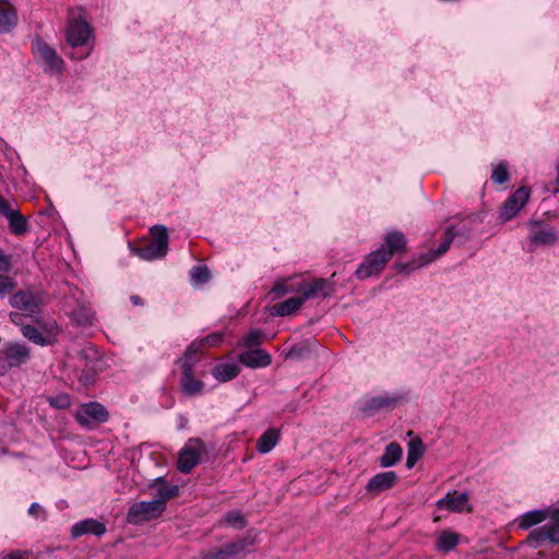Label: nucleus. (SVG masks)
I'll return each mask as SVG.
<instances>
[{"mask_svg": "<svg viewBox=\"0 0 559 559\" xmlns=\"http://www.w3.org/2000/svg\"><path fill=\"white\" fill-rule=\"evenodd\" d=\"M472 237V228L461 222L459 224H453L448 226L444 229L443 240L442 242L433 250H430L425 253H420L417 259L413 260L409 263H396L395 270L397 273H406L426 266L443 254L448 252L452 243H456L459 246H463L466 241H468Z\"/></svg>", "mask_w": 559, "mask_h": 559, "instance_id": "obj_1", "label": "nucleus"}, {"mask_svg": "<svg viewBox=\"0 0 559 559\" xmlns=\"http://www.w3.org/2000/svg\"><path fill=\"white\" fill-rule=\"evenodd\" d=\"M9 302L12 308L17 310L12 313L22 316V321H24L25 318H29L37 323L39 322V316L44 306V299L40 293L21 289L10 297Z\"/></svg>", "mask_w": 559, "mask_h": 559, "instance_id": "obj_2", "label": "nucleus"}, {"mask_svg": "<svg viewBox=\"0 0 559 559\" xmlns=\"http://www.w3.org/2000/svg\"><path fill=\"white\" fill-rule=\"evenodd\" d=\"M31 47L35 60L44 66L45 72L50 74L62 72L64 66L62 58L43 38L37 36L32 39Z\"/></svg>", "mask_w": 559, "mask_h": 559, "instance_id": "obj_3", "label": "nucleus"}, {"mask_svg": "<svg viewBox=\"0 0 559 559\" xmlns=\"http://www.w3.org/2000/svg\"><path fill=\"white\" fill-rule=\"evenodd\" d=\"M31 357V350L25 344L7 343L0 349V376H4L12 368H19L26 364Z\"/></svg>", "mask_w": 559, "mask_h": 559, "instance_id": "obj_4", "label": "nucleus"}, {"mask_svg": "<svg viewBox=\"0 0 559 559\" xmlns=\"http://www.w3.org/2000/svg\"><path fill=\"white\" fill-rule=\"evenodd\" d=\"M530 228L527 252H533L537 247L551 246L557 242L558 235L554 227L542 222L531 219L527 223Z\"/></svg>", "mask_w": 559, "mask_h": 559, "instance_id": "obj_5", "label": "nucleus"}, {"mask_svg": "<svg viewBox=\"0 0 559 559\" xmlns=\"http://www.w3.org/2000/svg\"><path fill=\"white\" fill-rule=\"evenodd\" d=\"M109 418V414L104 405L98 402H90L82 404L76 413V421L85 428L92 429L95 426L106 423Z\"/></svg>", "mask_w": 559, "mask_h": 559, "instance_id": "obj_6", "label": "nucleus"}, {"mask_svg": "<svg viewBox=\"0 0 559 559\" xmlns=\"http://www.w3.org/2000/svg\"><path fill=\"white\" fill-rule=\"evenodd\" d=\"M404 399L405 396L400 393L370 396L360 402L358 409L364 417H372L382 409H392Z\"/></svg>", "mask_w": 559, "mask_h": 559, "instance_id": "obj_7", "label": "nucleus"}, {"mask_svg": "<svg viewBox=\"0 0 559 559\" xmlns=\"http://www.w3.org/2000/svg\"><path fill=\"white\" fill-rule=\"evenodd\" d=\"M164 510L163 500L135 502L129 508L127 520L131 524H139L157 518Z\"/></svg>", "mask_w": 559, "mask_h": 559, "instance_id": "obj_8", "label": "nucleus"}, {"mask_svg": "<svg viewBox=\"0 0 559 559\" xmlns=\"http://www.w3.org/2000/svg\"><path fill=\"white\" fill-rule=\"evenodd\" d=\"M389 260L390 254L383 253V248H379L364 259L357 267L355 275L359 280H366L370 276L379 275Z\"/></svg>", "mask_w": 559, "mask_h": 559, "instance_id": "obj_9", "label": "nucleus"}, {"mask_svg": "<svg viewBox=\"0 0 559 559\" xmlns=\"http://www.w3.org/2000/svg\"><path fill=\"white\" fill-rule=\"evenodd\" d=\"M203 443L199 439H190L180 450L177 468L183 474H189L199 463Z\"/></svg>", "mask_w": 559, "mask_h": 559, "instance_id": "obj_10", "label": "nucleus"}, {"mask_svg": "<svg viewBox=\"0 0 559 559\" xmlns=\"http://www.w3.org/2000/svg\"><path fill=\"white\" fill-rule=\"evenodd\" d=\"M297 293H300L305 301L321 297L323 299L330 297L334 293V284L326 278H317L312 282H299L297 284Z\"/></svg>", "mask_w": 559, "mask_h": 559, "instance_id": "obj_11", "label": "nucleus"}, {"mask_svg": "<svg viewBox=\"0 0 559 559\" xmlns=\"http://www.w3.org/2000/svg\"><path fill=\"white\" fill-rule=\"evenodd\" d=\"M531 195L526 187L516 189L502 204L500 209V218L502 223L509 222L524 207Z\"/></svg>", "mask_w": 559, "mask_h": 559, "instance_id": "obj_12", "label": "nucleus"}, {"mask_svg": "<svg viewBox=\"0 0 559 559\" xmlns=\"http://www.w3.org/2000/svg\"><path fill=\"white\" fill-rule=\"evenodd\" d=\"M0 216L8 219L10 231L13 235L22 236L28 231L27 218L3 197H0Z\"/></svg>", "mask_w": 559, "mask_h": 559, "instance_id": "obj_13", "label": "nucleus"}, {"mask_svg": "<svg viewBox=\"0 0 559 559\" xmlns=\"http://www.w3.org/2000/svg\"><path fill=\"white\" fill-rule=\"evenodd\" d=\"M254 542L255 539L248 535L234 543L226 544L216 551L206 554L205 559H235L243 554L249 546H252Z\"/></svg>", "mask_w": 559, "mask_h": 559, "instance_id": "obj_14", "label": "nucleus"}, {"mask_svg": "<svg viewBox=\"0 0 559 559\" xmlns=\"http://www.w3.org/2000/svg\"><path fill=\"white\" fill-rule=\"evenodd\" d=\"M92 36L90 24L83 20H73L67 29V40L69 45L75 49L87 45Z\"/></svg>", "mask_w": 559, "mask_h": 559, "instance_id": "obj_15", "label": "nucleus"}, {"mask_svg": "<svg viewBox=\"0 0 559 559\" xmlns=\"http://www.w3.org/2000/svg\"><path fill=\"white\" fill-rule=\"evenodd\" d=\"M238 361L248 368H266L272 362L271 355L262 348H253L241 352L238 355Z\"/></svg>", "mask_w": 559, "mask_h": 559, "instance_id": "obj_16", "label": "nucleus"}, {"mask_svg": "<svg viewBox=\"0 0 559 559\" xmlns=\"http://www.w3.org/2000/svg\"><path fill=\"white\" fill-rule=\"evenodd\" d=\"M469 501V495L467 492L452 491L448 492L443 498L439 499L436 503L439 510H447L451 512H463L464 510H471L467 508Z\"/></svg>", "mask_w": 559, "mask_h": 559, "instance_id": "obj_17", "label": "nucleus"}, {"mask_svg": "<svg viewBox=\"0 0 559 559\" xmlns=\"http://www.w3.org/2000/svg\"><path fill=\"white\" fill-rule=\"evenodd\" d=\"M10 321L20 326L22 335L27 338L29 342L46 346L50 344L49 337L45 336L43 333L39 332V330L31 324H26L24 321H22V316L16 313H10Z\"/></svg>", "mask_w": 559, "mask_h": 559, "instance_id": "obj_18", "label": "nucleus"}, {"mask_svg": "<svg viewBox=\"0 0 559 559\" xmlns=\"http://www.w3.org/2000/svg\"><path fill=\"white\" fill-rule=\"evenodd\" d=\"M397 481V475L393 471L381 472L372 476L366 485V490L372 495L390 489Z\"/></svg>", "mask_w": 559, "mask_h": 559, "instance_id": "obj_19", "label": "nucleus"}, {"mask_svg": "<svg viewBox=\"0 0 559 559\" xmlns=\"http://www.w3.org/2000/svg\"><path fill=\"white\" fill-rule=\"evenodd\" d=\"M105 533H106L105 524L95 519H85V520L79 521L71 528V536L73 538H79L85 534L102 536Z\"/></svg>", "mask_w": 559, "mask_h": 559, "instance_id": "obj_20", "label": "nucleus"}, {"mask_svg": "<svg viewBox=\"0 0 559 559\" xmlns=\"http://www.w3.org/2000/svg\"><path fill=\"white\" fill-rule=\"evenodd\" d=\"M96 356V352L93 348H85L80 352V355L83 359L87 360V358L91 356ZM98 361H85V366L82 369L79 381L84 385L88 386L93 384L96 380L97 373L99 371V368L97 367Z\"/></svg>", "mask_w": 559, "mask_h": 559, "instance_id": "obj_21", "label": "nucleus"}, {"mask_svg": "<svg viewBox=\"0 0 559 559\" xmlns=\"http://www.w3.org/2000/svg\"><path fill=\"white\" fill-rule=\"evenodd\" d=\"M182 376L180 380L181 390L187 395H195L203 389V382L194 378L193 369L194 366L181 365Z\"/></svg>", "mask_w": 559, "mask_h": 559, "instance_id": "obj_22", "label": "nucleus"}, {"mask_svg": "<svg viewBox=\"0 0 559 559\" xmlns=\"http://www.w3.org/2000/svg\"><path fill=\"white\" fill-rule=\"evenodd\" d=\"M152 240L148 242L154 252L164 258L168 251V229L164 225H155L151 228Z\"/></svg>", "mask_w": 559, "mask_h": 559, "instance_id": "obj_23", "label": "nucleus"}, {"mask_svg": "<svg viewBox=\"0 0 559 559\" xmlns=\"http://www.w3.org/2000/svg\"><path fill=\"white\" fill-rule=\"evenodd\" d=\"M148 487L152 489H156L157 498L155 500H163L164 509H166V502L169 499L175 498L179 493V488L176 485H168L165 480L164 476H159L154 478Z\"/></svg>", "mask_w": 559, "mask_h": 559, "instance_id": "obj_24", "label": "nucleus"}, {"mask_svg": "<svg viewBox=\"0 0 559 559\" xmlns=\"http://www.w3.org/2000/svg\"><path fill=\"white\" fill-rule=\"evenodd\" d=\"M305 299L300 296L290 297L282 302L275 304L272 308V314L287 317L295 313L304 305Z\"/></svg>", "mask_w": 559, "mask_h": 559, "instance_id": "obj_25", "label": "nucleus"}, {"mask_svg": "<svg viewBox=\"0 0 559 559\" xmlns=\"http://www.w3.org/2000/svg\"><path fill=\"white\" fill-rule=\"evenodd\" d=\"M383 253H389L390 259L395 252L404 250L406 246V238L403 233L391 231L386 235L384 240Z\"/></svg>", "mask_w": 559, "mask_h": 559, "instance_id": "obj_26", "label": "nucleus"}, {"mask_svg": "<svg viewBox=\"0 0 559 559\" xmlns=\"http://www.w3.org/2000/svg\"><path fill=\"white\" fill-rule=\"evenodd\" d=\"M403 449L397 442H390L384 453L380 456L379 462L382 467H391L395 465L402 457Z\"/></svg>", "mask_w": 559, "mask_h": 559, "instance_id": "obj_27", "label": "nucleus"}, {"mask_svg": "<svg viewBox=\"0 0 559 559\" xmlns=\"http://www.w3.org/2000/svg\"><path fill=\"white\" fill-rule=\"evenodd\" d=\"M239 372L240 368L236 364L226 362L216 365L212 374L216 380L227 382L235 379Z\"/></svg>", "mask_w": 559, "mask_h": 559, "instance_id": "obj_28", "label": "nucleus"}, {"mask_svg": "<svg viewBox=\"0 0 559 559\" xmlns=\"http://www.w3.org/2000/svg\"><path fill=\"white\" fill-rule=\"evenodd\" d=\"M278 442V432L275 429H267L257 441L258 452L269 453Z\"/></svg>", "mask_w": 559, "mask_h": 559, "instance_id": "obj_29", "label": "nucleus"}, {"mask_svg": "<svg viewBox=\"0 0 559 559\" xmlns=\"http://www.w3.org/2000/svg\"><path fill=\"white\" fill-rule=\"evenodd\" d=\"M425 447L420 438L416 437L408 443L406 465L412 468L423 456Z\"/></svg>", "mask_w": 559, "mask_h": 559, "instance_id": "obj_30", "label": "nucleus"}, {"mask_svg": "<svg viewBox=\"0 0 559 559\" xmlns=\"http://www.w3.org/2000/svg\"><path fill=\"white\" fill-rule=\"evenodd\" d=\"M459 543V535L453 532L443 531L437 539V549L443 552L453 550Z\"/></svg>", "mask_w": 559, "mask_h": 559, "instance_id": "obj_31", "label": "nucleus"}, {"mask_svg": "<svg viewBox=\"0 0 559 559\" xmlns=\"http://www.w3.org/2000/svg\"><path fill=\"white\" fill-rule=\"evenodd\" d=\"M546 519V514L543 510L528 511L520 518L519 526L523 530H527L536 524L542 523Z\"/></svg>", "mask_w": 559, "mask_h": 559, "instance_id": "obj_32", "label": "nucleus"}, {"mask_svg": "<svg viewBox=\"0 0 559 559\" xmlns=\"http://www.w3.org/2000/svg\"><path fill=\"white\" fill-rule=\"evenodd\" d=\"M547 540L550 542V535H549V531L545 524L540 527L533 530L530 533V535L527 536L526 543L531 547L537 548V547L542 546Z\"/></svg>", "mask_w": 559, "mask_h": 559, "instance_id": "obj_33", "label": "nucleus"}, {"mask_svg": "<svg viewBox=\"0 0 559 559\" xmlns=\"http://www.w3.org/2000/svg\"><path fill=\"white\" fill-rule=\"evenodd\" d=\"M17 16L13 10L0 9V33H10L16 25Z\"/></svg>", "mask_w": 559, "mask_h": 559, "instance_id": "obj_34", "label": "nucleus"}, {"mask_svg": "<svg viewBox=\"0 0 559 559\" xmlns=\"http://www.w3.org/2000/svg\"><path fill=\"white\" fill-rule=\"evenodd\" d=\"M263 336L264 333L261 330L253 329L241 338L239 345L248 349H253V347L259 348L258 346L261 345Z\"/></svg>", "mask_w": 559, "mask_h": 559, "instance_id": "obj_35", "label": "nucleus"}, {"mask_svg": "<svg viewBox=\"0 0 559 559\" xmlns=\"http://www.w3.org/2000/svg\"><path fill=\"white\" fill-rule=\"evenodd\" d=\"M203 346L201 340L200 341H193L185 350L182 357L180 358V365H191L194 366L197 362V353L201 349Z\"/></svg>", "mask_w": 559, "mask_h": 559, "instance_id": "obj_36", "label": "nucleus"}, {"mask_svg": "<svg viewBox=\"0 0 559 559\" xmlns=\"http://www.w3.org/2000/svg\"><path fill=\"white\" fill-rule=\"evenodd\" d=\"M296 288H297V285L295 286V285L289 284L288 280H282V281H277L274 284L273 288L271 289V294H273L275 296V298H281L286 294L297 292Z\"/></svg>", "mask_w": 559, "mask_h": 559, "instance_id": "obj_37", "label": "nucleus"}, {"mask_svg": "<svg viewBox=\"0 0 559 559\" xmlns=\"http://www.w3.org/2000/svg\"><path fill=\"white\" fill-rule=\"evenodd\" d=\"M225 521L227 524L238 530H241L247 526V521L240 511H228L225 514Z\"/></svg>", "mask_w": 559, "mask_h": 559, "instance_id": "obj_38", "label": "nucleus"}, {"mask_svg": "<svg viewBox=\"0 0 559 559\" xmlns=\"http://www.w3.org/2000/svg\"><path fill=\"white\" fill-rule=\"evenodd\" d=\"M132 252L136 254L140 259L145 261H152L156 259H160L150 243H146L142 247H130Z\"/></svg>", "mask_w": 559, "mask_h": 559, "instance_id": "obj_39", "label": "nucleus"}, {"mask_svg": "<svg viewBox=\"0 0 559 559\" xmlns=\"http://www.w3.org/2000/svg\"><path fill=\"white\" fill-rule=\"evenodd\" d=\"M491 180L498 185H503L509 180L508 166L504 162H501L492 169Z\"/></svg>", "mask_w": 559, "mask_h": 559, "instance_id": "obj_40", "label": "nucleus"}, {"mask_svg": "<svg viewBox=\"0 0 559 559\" xmlns=\"http://www.w3.org/2000/svg\"><path fill=\"white\" fill-rule=\"evenodd\" d=\"M191 280L197 284H203L210 280V271L205 265H195L190 270Z\"/></svg>", "mask_w": 559, "mask_h": 559, "instance_id": "obj_41", "label": "nucleus"}, {"mask_svg": "<svg viewBox=\"0 0 559 559\" xmlns=\"http://www.w3.org/2000/svg\"><path fill=\"white\" fill-rule=\"evenodd\" d=\"M546 526L549 531L550 542L559 544V510H556Z\"/></svg>", "mask_w": 559, "mask_h": 559, "instance_id": "obj_42", "label": "nucleus"}, {"mask_svg": "<svg viewBox=\"0 0 559 559\" xmlns=\"http://www.w3.org/2000/svg\"><path fill=\"white\" fill-rule=\"evenodd\" d=\"M15 286L16 282L12 277L0 273V297L13 292Z\"/></svg>", "mask_w": 559, "mask_h": 559, "instance_id": "obj_43", "label": "nucleus"}, {"mask_svg": "<svg viewBox=\"0 0 559 559\" xmlns=\"http://www.w3.org/2000/svg\"><path fill=\"white\" fill-rule=\"evenodd\" d=\"M49 404L57 409H66L71 405L68 394H59L49 399Z\"/></svg>", "mask_w": 559, "mask_h": 559, "instance_id": "obj_44", "label": "nucleus"}, {"mask_svg": "<svg viewBox=\"0 0 559 559\" xmlns=\"http://www.w3.org/2000/svg\"><path fill=\"white\" fill-rule=\"evenodd\" d=\"M27 513H28V515H31L32 518H34L36 520H41V521L47 520V511L45 510V508L43 506H40L37 502H33L29 506Z\"/></svg>", "mask_w": 559, "mask_h": 559, "instance_id": "obj_45", "label": "nucleus"}, {"mask_svg": "<svg viewBox=\"0 0 559 559\" xmlns=\"http://www.w3.org/2000/svg\"><path fill=\"white\" fill-rule=\"evenodd\" d=\"M223 338L224 334L216 332L205 336L204 338L201 340V342L203 345L218 346L222 343Z\"/></svg>", "mask_w": 559, "mask_h": 559, "instance_id": "obj_46", "label": "nucleus"}, {"mask_svg": "<svg viewBox=\"0 0 559 559\" xmlns=\"http://www.w3.org/2000/svg\"><path fill=\"white\" fill-rule=\"evenodd\" d=\"M307 348L301 344L294 345L287 353V358L298 359L301 358Z\"/></svg>", "mask_w": 559, "mask_h": 559, "instance_id": "obj_47", "label": "nucleus"}, {"mask_svg": "<svg viewBox=\"0 0 559 559\" xmlns=\"http://www.w3.org/2000/svg\"><path fill=\"white\" fill-rule=\"evenodd\" d=\"M11 265V258L7 255L2 249H0V271L7 272L9 271Z\"/></svg>", "mask_w": 559, "mask_h": 559, "instance_id": "obj_48", "label": "nucleus"}, {"mask_svg": "<svg viewBox=\"0 0 559 559\" xmlns=\"http://www.w3.org/2000/svg\"><path fill=\"white\" fill-rule=\"evenodd\" d=\"M25 552L21 551V550H15V551H12L5 556L2 557V559H27L25 557Z\"/></svg>", "mask_w": 559, "mask_h": 559, "instance_id": "obj_49", "label": "nucleus"}, {"mask_svg": "<svg viewBox=\"0 0 559 559\" xmlns=\"http://www.w3.org/2000/svg\"><path fill=\"white\" fill-rule=\"evenodd\" d=\"M91 50H92V48H90L87 51H85L84 53H81V55H75L74 52H71L68 56L70 58H72V59L82 60V59H85V58H87L90 56Z\"/></svg>", "mask_w": 559, "mask_h": 559, "instance_id": "obj_50", "label": "nucleus"}, {"mask_svg": "<svg viewBox=\"0 0 559 559\" xmlns=\"http://www.w3.org/2000/svg\"><path fill=\"white\" fill-rule=\"evenodd\" d=\"M130 301L132 302L133 306H142L143 305L141 297L138 295H132L130 297Z\"/></svg>", "mask_w": 559, "mask_h": 559, "instance_id": "obj_51", "label": "nucleus"}, {"mask_svg": "<svg viewBox=\"0 0 559 559\" xmlns=\"http://www.w3.org/2000/svg\"><path fill=\"white\" fill-rule=\"evenodd\" d=\"M297 407L298 403L292 402L285 406L284 412H295Z\"/></svg>", "mask_w": 559, "mask_h": 559, "instance_id": "obj_52", "label": "nucleus"}, {"mask_svg": "<svg viewBox=\"0 0 559 559\" xmlns=\"http://www.w3.org/2000/svg\"><path fill=\"white\" fill-rule=\"evenodd\" d=\"M556 185H557V188H556L555 192L558 193L559 192V162L556 165Z\"/></svg>", "mask_w": 559, "mask_h": 559, "instance_id": "obj_53", "label": "nucleus"}, {"mask_svg": "<svg viewBox=\"0 0 559 559\" xmlns=\"http://www.w3.org/2000/svg\"><path fill=\"white\" fill-rule=\"evenodd\" d=\"M0 2H3V3H5V2H8V0H0Z\"/></svg>", "mask_w": 559, "mask_h": 559, "instance_id": "obj_54", "label": "nucleus"}, {"mask_svg": "<svg viewBox=\"0 0 559 559\" xmlns=\"http://www.w3.org/2000/svg\"><path fill=\"white\" fill-rule=\"evenodd\" d=\"M203 559H205V556L203 557Z\"/></svg>", "mask_w": 559, "mask_h": 559, "instance_id": "obj_55", "label": "nucleus"}]
</instances>
